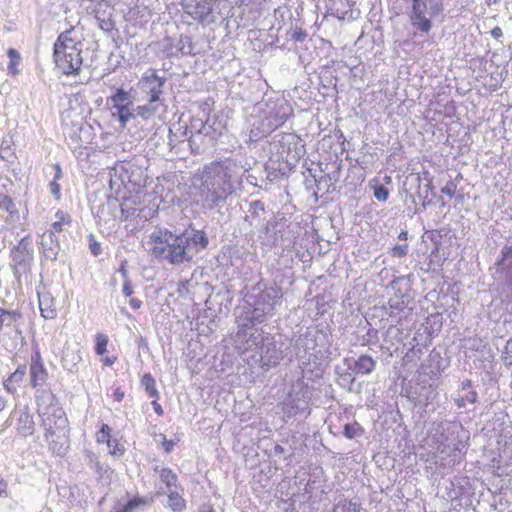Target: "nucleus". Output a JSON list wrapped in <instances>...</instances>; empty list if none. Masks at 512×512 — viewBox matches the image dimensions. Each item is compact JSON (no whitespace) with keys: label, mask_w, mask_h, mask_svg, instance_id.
<instances>
[{"label":"nucleus","mask_w":512,"mask_h":512,"mask_svg":"<svg viewBox=\"0 0 512 512\" xmlns=\"http://www.w3.org/2000/svg\"><path fill=\"white\" fill-rule=\"evenodd\" d=\"M242 176L243 167L230 158L205 164L193 177L198 201L210 210L223 206L228 197L236 192Z\"/></svg>","instance_id":"1"},{"label":"nucleus","mask_w":512,"mask_h":512,"mask_svg":"<svg viewBox=\"0 0 512 512\" xmlns=\"http://www.w3.org/2000/svg\"><path fill=\"white\" fill-rule=\"evenodd\" d=\"M208 243V237L203 230H192L177 235L168 229L158 228L149 236L151 255L159 261L175 266L191 262Z\"/></svg>","instance_id":"2"},{"label":"nucleus","mask_w":512,"mask_h":512,"mask_svg":"<svg viewBox=\"0 0 512 512\" xmlns=\"http://www.w3.org/2000/svg\"><path fill=\"white\" fill-rule=\"evenodd\" d=\"M244 302L247 306L237 316L236 337L239 340L246 338L248 330H251L255 324L264 323L274 315L276 307L282 302V292L277 287L261 288L260 284H257L245 295Z\"/></svg>","instance_id":"3"},{"label":"nucleus","mask_w":512,"mask_h":512,"mask_svg":"<svg viewBox=\"0 0 512 512\" xmlns=\"http://www.w3.org/2000/svg\"><path fill=\"white\" fill-rule=\"evenodd\" d=\"M38 414L45 430V439L50 450L56 455L66 451V430L68 420L62 407L52 393H43L38 399Z\"/></svg>","instance_id":"4"},{"label":"nucleus","mask_w":512,"mask_h":512,"mask_svg":"<svg viewBox=\"0 0 512 512\" xmlns=\"http://www.w3.org/2000/svg\"><path fill=\"white\" fill-rule=\"evenodd\" d=\"M74 28L62 32L54 43V60L66 75L77 74L82 65V45L71 37Z\"/></svg>","instance_id":"5"},{"label":"nucleus","mask_w":512,"mask_h":512,"mask_svg":"<svg viewBox=\"0 0 512 512\" xmlns=\"http://www.w3.org/2000/svg\"><path fill=\"white\" fill-rule=\"evenodd\" d=\"M408 9V16L412 26L429 33L432 29V20L443 11L442 0H401Z\"/></svg>","instance_id":"6"},{"label":"nucleus","mask_w":512,"mask_h":512,"mask_svg":"<svg viewBox=\"0 0 512 512\" xmlns=\"http://www.w3.org/2000/svg\"><path fill=\"white\" fill-rule=\"evenodd\" d=\"M327 334L320 330H308L295 341V355L298 359L316 360L322 358L326 352Z\"/></svg>","instance_id":"7"},{"label":"nucleus","mask_w":512,"mask_h":512,"mask_svg":"<svg viewBox=\"0 0 512 512\" xmlns=\"http://www.w3.org/2000/svg\"><path fill=\"white\" fill-rule=\"evenodd\" d=\"M10 267L14 277L21 283L22 279H28L33 263V249L29 236L23 237L10 251Z\"/></svg>","instance_id":"8"},{"label":"nucleus","mask_w":512,"mask_h":512,"mask_svg":"<svg viewBox=\"0 0 512 512\" xmlns=\"http://www.w3.org/2000/svg\"><path fill=\"white\" fill-rule=\"evenodd\" d=\"M311 396L310 388L303 381H297L292 385L288 397L284 401V413L288 417L298 413H309Z\"/></svg>","instance_id":"9"},{"label":"nucleus","mask_w":512,"mask_h":512,"mask_svg":"<svg viewBox=\"0 0 512 512\" xmlns=\"http://www.w3.org/2000/svg\"><path fill=\"white\" fill-rule=\"evenodd\" d=\"M257 107L261 109L262 117L267 118L274 130L283 125L293 112L292 107L284 99L262 101Z\"/></svg>","instance_id":"10"},{"label":"nucleus","mask_w":512,"mask_h":512,"mask_svg":"<svg viewBox=\"0 0 512 512\" xmlns=\"http://www.w3.org/2000/svg\"><path fill=\"white\" fill-rule=\"evenodd\" d=\"M112 107L116 110L121 127H126L128 122L136 118L133 96L123 88H117L109 98Z\"/></svg>","instance_id":"11"},{"label":"nucleus","mask_w":512,"mask_h":512,"mask_svg":"<svg viewBox=\"0 0 512 512\" xmlns=\"http://www.w3.org/2000/svg\"><path fill=\"white\" fill-rule=\"evenodd\" d=\"M165 83V77H160L154 70H148L142 75L138 85L149 100L164 104V99L161 96Z\"/></svg>","instance_id":"12"},{"label":"nucleus","mask_w":512,"mask_h":512,"mask_svg":"<svg viewBox=\"0 0 512 512\" xmlns=\"http://www.w3.org/2000/svg\"><path fill=\"white\" fill-rule=\"evenodd\" d=\"M247 125L251 142L267 137L274 131L267 118L262 117L261 109L257 105L254 106L253 112L247 118Z\"/></svg>","instance_id":"13"},{"label":"nucleus","mask_w":512,"mask_h":512,"mask_svg":"<svg viewBox=\"0 0 512 512\" xmlns=\"http://www.w3.org/2000/svg\"><path fill=\"white\" fill-rule=\"evenodd\" d=\"M217 0H192L184 4V11L194 20L201 23H213L215 17L213 15V7Z\"/></svg>","instance_id":"14"},{"label":"nucleus","mask_w":512,"mask_h":512,"mask_svg":"<svg viewBox=\"0 0 512 512\" xmlns=\"http://www.w3.org/2000/svg\"><path fill=\"white\" fill-rule=\"evenodd\" d=\"M283 358L282 350L279 349L276 344L270 340L266 339V343L260 349V359L259 362L261 367L268 370L271 367H275L280 363Z\"/></svg>","instance_id":"15"},{"label":"nucleus","mask_w":512,"mask_h":512,"mask_svg":"<svg viewBox=\"0 0 512 512\" xmlns=\"http://www.w3.org/2000/svg\"><path fill=\"white\" fill-rule=\"evenodd\" d=\"M81 360L82 355L79 344L66 343L64 345L61 358L63 368L70 373H74L77 371L78 364L81 362Z\"/></svg>","instance_id":"16"},{"label":"nucleus","mask_w":512,"mask_h":512,"mask_svg":"<svg viewBox=\"0 0 512 512\" xmlns=\"http://www.w3.org/2000/svg\"><path fill=\"white\" fill-rule=\"evenodd\" d=\"M47 371L42 361L39 351H36L31 357L30 364V383L33 388L41 386L47 379Z\"/></svg>","instance_id":"17"},{"label":"nucleus","mask_w":512,"mask_h":512,"mask_svg":"<svg viewBox=\"0 0 512 512\" xmlns=\"http://www.w3.org/2000/svg\"><path fill=\"white\" fill-rule=\"evenodd\" d=\"M14 415H18L16 420L17 432L23 437L33 435L35 431V423L33 415L29 412L28 407L24 406L23 408L16 410Z\"/></svg>","instance_id":"18"},{"label":"nucleus","mask_w":512,"mask_h":512,"mask_svg":"<svg viewBox=\"0 0 512 512\" xmlns=\"http://www.w3.org/2000/svg\"><path fill=\"white\" fill-rule=\"evenodd\" d=\"M22 314L17 310H7L0 308V332L12 330L21 333L19 321Z\"/></svg>","instance_id":"19"},{"label":"nucleus","mask_w":512,"mask_h":512,"mask_svg":"<svg viewBox=\"0 0 512 512\" xmlns=\"http://www.w3.org/2000/svg\"><path fill=\"white\" fill-rule=\"evenodd\" d=\"M41 248L43 256L48 259L55 261L60 251L59 240L56 235L45 232L42 236Z\"/></svg>","instance_id":"20"},{"label":"nucleus","mask_w":512,"mask_h":512,"mask_svg":"<svg viewBox=\"0 0 512 512\" xmlns=\"http://www.w3.org/2000/svg\"><path fill=\"white\" fill-rule=\"evenodd\" d=\"M27 373L25 365H20L18 368L10 374V376L4 380L3 386L9 393H15L18 386L23 382Z\"/></svg>","instance_id":"21"},{"label":"nucleus","mask_w":512,"mask_h":512,"mask_svg":"<svg viewBox=\"0 0 512 512\" xmlns=\"http://www.w3.org/2000/svg\"><path fill=\"white\" fill-rule=\"evenodd\" d=\"M180 488L172 490H158L159 495L168 496V506L175 512H181L185 509L186 503L182 495L179 493Z\"/></svg>","instance_id":"22"},{"label":"nucleus","mask_w":512,"mask_h":512,"mask_svg":"<svg viewBox=\"0 0 512 512\" xmlns=\"http://www.w3.org/2000/svg\"><path fill=\"white\" fill-rule=\"evenodd\" d=\"M438 445L436 447V453L440 455H447L448 457H451V460L449 462H452L455 464L460 459L461 454V442L453 443V446L451 447V444H445L441 439H437Z\"/></svg>","instance_id":"23"},{"label":"nucleus","mask_w":512,"mask_h":512,"mask_svg":"<svg viewBox=\"0 0 512 512\" xmlns=\"http://www.w3.org/2000/svg\"><path fill=\"white\" fill-rule=\"evenodd\" d=\"M154 471L159 474L161 482L165 485V489L160 488L159 490H172L179 487L178 476L170 468L156 466Z\"/></svg>","instance_id":"24"},{"label":"nucleus","mask_w":512,"mask_h":512,"mask_svg":"<svg viewBox=\"0 0 512 512\" xmlns=\"http://www.w3.org/2000/svg\"><path fill=\"white\" fill-rule=\"evenodd\" d=\"M39 309L45 319H54L57 316L54 300L49 293L39 294Z\"/></svg>","instance_id":"25"},{"label":"nucleus","mask_w":512,"mask_h":512,"mask_svg":"<svg viewBox=\"0 0 512 512\" xmlns=\"http://www.w3.org/2000/svg\"><path fill=\"white\" fill-rule=\"evenodd\" d=\"M376 362L369 355H361L355 362L353 371L357 374H370L375 369Z\"/></svg>","instance_id":"26"},{"label":"nucleus","mask_w":512,"mask_h":512,"mask_svg":"<svg viewBox=\"0 0 512 512\" xmlns=\"http://www.w3.org/2000/svg\"><path fill=\"white\" fill-rule=\"evenodd\" d=\"M55 221L51 224V228L47 233H52L56 235L57 233L62 232L66 229L67 226L71 224V217L64 211L58 210L55 213Z\"/></svg>","instance_id":"27"},{"label":"nucleus","mask_w":512,"mask_h":512,"mask_svg":"<svg viewBox=\"0 0 512 512\" xmlns=\"http://www.w3.org/2000/svg\"><path fill=\"white\" fill-rule=\"evenodd\" d=\"M411 300L410 293L406 291H402L400 288L395 292L393 296L389 299V305L392 309L402 310L405 306L409 304Z\"/></svg>","instance_id":"28"},{"label":"nucleus","mask_w":512,"mask_h":512,"mask_svg":"<svg viewBox=\"0 0 512 512\" xmlns=\"http://www.w3.org/2000/svg\"><path fill=\"white\" fill-rule=\"evenodd\" d=\"M160 105H163V104L158 103V102H152V100L148 99L147 103L136 107V109H135L136 117H141L144 120H148L156 114Z\"/></svg>","instance_id":"29"},{"label":"nucleus","mask_w":512,"mask_h":512,"mask_svg":"<svg viewBox=\"0 0 512 512\" xmlns=\"http://www.w3.org/2000/svg\"><path fill=\"white\" fill-rule=\"evenodd\" d=\"M266 343V339L264 337V333L261 329H255L253 330L248 338L246 339V350L255 348V349H261L263 344Z\"/></svg>","instance_id":"30"},{"label":"nucleus","mask_w":512,"mask_h":512,"mask_svg":"<svg viewBox=\"0 0 512 512\" xmlns=\"http://www.w3.org/2000/svg\"><path fill=\"white\" fill-rule=\"evenodd\" d=\"M87 465L92 469L99 477H103L108 471V467L103 465L97 455L92 452L86 454Z\"/></svg>","instance_id":"31"},{"label":"nucleus","mask_w":512,"mask_h":512,"mask_svg":"<svg viewBox=\"0 0 512 512\" xmlns=\"http://www.w3.org/2000/svg\"><path fill=\"white\" fill-rule=\"evenodd\" d=\"M141 385L144 387L146 393L150 398L158 399L159 392L156 388V382L150 373H146L141 378Z\"/></svg>","instance_id":"32"},{"label":"nucleus","mask_w":512,"mask_h":512,"mask_svg":"<svg viewBox=\"0 0 512 512\" xmlns=\"http://www.w3.org/2000/svg\"><path fill=\"white\" fill-rule=\"evenodd\" d=\"M0 209L9 213L12 218L19 217V213L13 199L7 194L0 193Z\"/></svg>","instance_id":"33"},{"label":"nucleus","mask_w":512,"mask_h":512,"mask_svg":"<svg viewBox=\"0 0 512 512\" xmlns=\"http://www.w3.org/2000/svg\"><path fill=\"white\" fill-rule=\"evenodd\" d=\"M91 2L95 3V7L92 9V12L95 15V18L100 22L99 26L101 29H106L105 25H107V22L104 19L105 11L102 13V7H109L110 4L108 3L109 0H90Z\"/></svg>","instance_id":"34"},{"label":"nucleus","mask_w":512,"mask_h":512,"mask_svg":"<svg viewBox=\"0 0 512 512\" xmlns=\"http://www.w3.org/2000/svg\"><path fill=\"white\" fill-rule=\"evenodd\" d=\"M329 11L330 14L337 17L339 20L346 19L347 10H342L338 7V4H345L349 6V0H329Z\"/></svg>","instance_id":"35"},{"label":"nucleus","mask_w":512,"mask_h":512,"mask_svg":"<svg viewBox=\"0 0 512 512\" xmlns=\"http://www.w3.org/2000/svg\"><path fill=\"white\" fill-rule=\"evenodd\" d=\"M332 512H360V507L357 502L344 499L334 506Z\"/></svg>","instance_id":"36"},{"label":"nucleus","mask_w":512,"mask_h":512,"mask_svg":"<svg viewBox=\"0 0 512 512\" xmlns=\"http://www.w3.org/2000/svg\"><path fill=\"white\" fill-rule=\"evenodd\" d=\"M363 428L357 422L345 424L343 434L347 439H354L363 434Z\"/></svg>","instance_id":"37"},{"label":"nucleus","mask_w":512,"mask_h":512,"mask_svg":"<svg viewBox=\"0 0 512 512\" xmlns=\"http://www.w3.org/2000/svg\"><path fill=\"white\" fill-rule=\"evenodd\" d=\"M478 400V394L475 390H470L466 396H460L455 399L458 408H465L467 404H475Z\"/></svg>","instance_id":"38"},{"label":"nucleus","mask_w":512,"mask_h":512,"mask_svg":"<svg viewBox=\"0 0 512 512\" xmlns=\"http://www.w3.org/2000/svg\"><path fill=\"white\" fill-rule=\"evenodd\" d=\"M336 373L338 374L337 382L341 387L350 389V386L355 380L354 371H346L344 373L339 372V368L336 369Z\"/></svg>","instance_id":"39"},{"label":"nucleus","mask_w":512,"mask_h":512,"mask_svg":"<svg viewBox=\"0 0 512 512\" xmlns=\"http://www.w3.org/2000/svg\"><path fill=\"white\" fill-rule=\"evenodd\" d=\"M421 390L425 393L419 394L417 403L420 405L427 406L428 403L435 398V395H436L435 390L432 388V386L422 387Z\"/></svg>","instance_id":"40"},{"label":"nucleus","mask_w":512,"mask_h":512,"mask_svg":"<svg viewBox=\"0 0 512 512\" xmlns=\"http://www.w3.org/2000/svg\"><path fill=\"white\" fill-rule=\"evenodd\" d=\"M110 427L107 424H103L100 431L97 434L98 442H106L108 447L112 446V438L110 436Z\"/></svg>","instance_id":"41"},{"label":"nucleus","mask_w":512,"mask_h":512,"mask_svg":"<svg viewBox=\"0 0 512 512\" xmlns=\"http://www.w3.org/2000/svg\"><path fill=\"white\" fill-rule=\"evenodd\" d=\"M107 344H108V338L105 335L98 333L96 335V344H95L96 354L103 355L107 350L106 349Z\"/></svg>","instance_id":"42"},{"label":"nucleus","mask_w":512,"mask_h":512,"mask_svg":"<svg viewBox=\"0 0 512 512\" xmlns=\"http://www.w3.org/2000/svg\"><path fill=\"white\" fill-rule=\"evenodd\" d=\"M140 503V500L132 499L123 505H117L116 508L119 510V512H133L140 505Z\"/></svg>","instance_id":"43"},{"label":"nucleus","mask_w":512,"mask_h":512,"mask_svg":"<svg viewBox=\"0 0 512 512\" xmlns=\"http://www.w3.org/2000/svg\"><path fill=\"white\" fill-rule=\"evenodd\" d=\"M388 196H389V190L385 186L380 185V186L375 187L374 197L378 201L385 202L388 199Z\"/></svg>","instance_id":"44"},{"label":"nucleus","mask_w":512,"mask_h":512,"mask_svg":"<svg viewBox=\"0 0 512 512\" xmlns=\"http://www.w3.org/2000/svg\"><path fill=\"white\" fill-rule=\"evenodd\" d=\"M502 359L506 365H512V338L505 345Z\"/></svg>","instance_id":"45"},{"label":"nucleus","mask_w":512,"mask_h":512,"mask_svg":"<svg viewBox=\"0 0 512 512\" xmlns=\"http://www.w3.org/2000/svg\"><path fill=\"white\" fill-rule=\"evenodd\" d=\"M407 253H408V245L407 244H398V245H395L392 249V255L394 257L401 258V257L406 256Z\"/></svg>","instance_id":"46"},{"label":"nucleus","mask_w":512,"mask_h":512,"mask_svg":"<svg viewBox=\"0 0 512 512\" xmlns=\"http://www.w3.org/2000/svg\"><path fill=\"white\" fill-rule=\"evenodd\" d=\"M307 36V32L300 28H296L291 32V38L296 42H304Z\"/></svg>","instance_id":"47"},{"label":"nucleus","mask_w":512,"mask_h":512,"mask_svg":"<svg viewBox=\"0 0 512 512\" xmlns=\"http://www.w3.org/2000/svg\"><path fill=\"white\" fill-rule=\"evenodd\" d=\"M90 251L93 255L98 256L102 252V248L100 243L94 240L93 235H90V243H89Z\"/></svg>","instance_id":"48"},{"label":"nucleus","mask_w":512,"mask_h":512,"mask_svg":"<svg viewBox=\"0 0 512 512\" xmlns=\"http://www.w3.org/2000/svg\"><path fill=\"white\" fill-rule=\"evenodd\" d=\"M441 192L449 197H453L456 192V184L452 181L446 183V185L441 189Z\"/></svg>","instance_id":"49"},{"label":"nucleus","mask_w":512,"mask_h":512,"mask_svg":"<svg viewBox=\"0 0 512 512\" xmlns=\"http://www.w3.org/2000/svg\"><path fill=\"white\" fill-rule=\"evenodd\" d=\"M500 457H508L510 460H512V441L505 442V444L501 450ZM511 471H512V468H511Z\"/></svg>","instance_id":"50"},{"label":"nucleus","mask_w":512,"mask_h":512,"mask_svg":"<svg viewBox=\"0 0 512 512\" xmlns=\"http://www.w3.org/2000/svg\"><path fill=\"white\" fill-rule=\"evenodd\" d=\"M111 450H110V453L112 455H122L124 453V448L117 442L116 439H112V446L109 447Z\"/></svg>","instance_id":"51"},{"label":"nucleus","mask_w":512,"mask_h":512,"mask_svg":"<svg viewBox=\"0 0 512 512\" xmlns=\"http://www.w3.org/2000/svg\"><path fill=\"white\" fill-rule=\"evenodd\" d=\"M178 440H167L165 437H163L162 446L166 453H170L173 451L175 445L177 444Z\"/></svg>","instance_id":"52"},{"label":"nucleus","mask_w":512,"mask_h":512,"mask_svg":"<svg viewBox=\"0 0 512 512\" xmlns=\"http://www.w3.org/2000/svg\"><path fill=\"white\" fill-rule=\"evenodd\" d=\"M50 192L56 198L60 199L61 197V188L60 185L56 181H52L50 183Z\"/></svg>","instance_id":"53"},{"label":"nucleus","mask_w":512,"mask_h":512,"mask_svg":"<svg viewBox=\"0 0 512 512\" xmlns=\"http://www.w3.org/2000/svg\"><path fill=\"white\" fill-rule=\"evenodd\" d=\"M264 203L260 200H255L250 204V210H252L253 214H257L258 211H264Z\"/></svg>","instance_id":"54"},{"label":"nucleus","mask_w":512,"mask_h":512,"mask_svg":"<svg viewBox=\"0 0 512 512\" xmlns=\"http://www.w3.org/2000/svg\"><path fill=\"white\" fill-rule=\"evenodd\" d=\"M501 254H502L501 262H503L512 254V243L510 245L503 247Z\"/></svg>","instance_id":"55"},{"label":"nucleus","mask_w":512,"mask_h":512,"mask_svg":"<svg viewBox=\"0 0 512 512\" xmlns=\"http://www.w3.org/2000/svg\"><path fill=\"white\" fill-rule=\"evenodd\" d=\"M122 291H123V294L127 297L132 295L133 289H132L131 283L129 281L124 282Z\"/></svg>","instance_id":"56"},{"label":"nucleus","mask_w":512,"mask_h":512,"mask_svg":"<svg viewBox=\"0 0 512 512\" xmlns=\"http://www.w3.org/2000/svg\"><path fill=\"white\" fill-rule=\"evenodd\" d=\"M19 63V60H14V59H11L10 60V63L8 65V70L10 71V73H12L13 75H16L18 74V70L16 69V65Z\"/></svg>","instance_id":"57"},{"label":"nucleus","mask_w":512,"mask_h":512,"mask_svg":"<svg viewBox=\"0 0 512 512\" xmlns=\"http://www.w3.org/2000/svg\"><path fill=\"white\" fill-rule=\"evenodd\" d=\"M7 482L0 477V497L7 496Z\"/></svg>","instance_id":"58"},{"label":"nucleus","mask_w":512,"mask_h":512,"mask_svg":"<svg viewBox=\"0 0 512 512\" xmlns=\"http://www.w3.org/2000/svg\"><path fill=\"white\" fill-rule=\"evenodd\" d=\"M53 168H54V171H55L53 181L57 182L59 179L62 178V170H61V167H60L59 164H55Z\"/></svg>","instance_id":"59"},{"label":"nucleus","mask_w":512,"mask_h":512,"mask_svg":"<svg viewBox=\"0 0 512 512\" xmlns=\"http://www.w3.org/2000/svg\"><path fill=\"white\" fill-rule=\"evenodd\" d=\"M491 35L493 38L495 39H499L503 36V32H502V29L498 26L494 27L492 30H491Z\"/></svg>","instance_id":"60"},{"label":"nucleus","mask_w":512,"mask_h":512,"mask_svg":"<svg viewBox=\"0 0 512 512\" xmlns=\"http://www.w3.org/2000/svg\"><path fill=\"white\" fill-rule=\"evenodd\" d=\"M129 304H130V306H131L133 309L137 310V309H139V308L141 307L142 302H141L139 299L131 298V299L129 300Z\"/></svg>","instance_id":"61"},{"label":"nucleus","mask_w":512,"mask_h":512,"mask_svg":"<svg viewBox=\"0 0 512 512\" xmlns=\"http://www.w3.org/2000/svg\"><path fill=\"white\" fill-rule=\"evenodd\" d=\"M156 400H157V399H154V401L152 402V405H153L154 411H155L158 415H162V414H163V409H162L161 405H160Z\"/></svg>","instance_id":"62"},{"label":"nucleus","mask_w":512,"mask_h":512,"mask_svg":"<svg viewBox=\"0 0 512 512\" xmlns=\"http://www.w3.org/2000/svg\"><path fill=\"white\" fill-rule=\"evenodd\" d=\"M114 398L116 401L121 402L124 398V392H122L120 389H116L114 392Z\"/></svg>","instance_id":"63"},{"label":"nucleus","mask_w":512,"mask_h":512,"mask_svg":"<svg viewBox=\"0 0 512 512\" xmlns=\"http://www.w3.org/2000/svg\"><path fill=\"white\" fill-rule=\"evenodd\" d=\"M507 283L508 285L512 286V262L508 266Z\"/></svg>","instance_id":"64"}]
</instances>
